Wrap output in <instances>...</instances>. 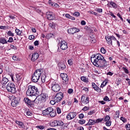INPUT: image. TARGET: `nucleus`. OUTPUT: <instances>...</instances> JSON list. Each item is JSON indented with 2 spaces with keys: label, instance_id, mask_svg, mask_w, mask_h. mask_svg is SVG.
<instances>
[{
  "label": "nucleus",
  "instance_id": "obj_5",
  "mask_svg": "<svg viewBox=\"0 0 130 130\" xmlns=\"http://www.w3.org/2000/svg\"><path fill=\"white\" fill-rule=\"evenodd\" d=\"M51 89L53 92H59L60 90V86L58 82L54 81H52L50 83Z\"/></svg>",
  "mask_w": 130,
  "mask_h": 130
},
{
  "label": "nucleus",
  "instance_id": "obj_45",
  "mask_svg": "<svg viewBox=\"0 0 130 130\" xmlns=\"http://www.w3.org/2000/svg\"><path fill=\"white\" fill-rule=\"evenodd\" d=\"M110 120V117L109 115H107L105 117V121H109Z\"/></svg>",
  "mask_w": 130,
  "mask_h": 130
},
{
  "label": "nucleus",
  "instance_id": "obj_12",
  "mask_svg": "<svg viewBox=\"0 0 130 130\" xmlns=\"http://www.w3.org/2000/svg\"><path fill=\"white\" fill-rule=\"evenodd\" d=\"M23 100H24L25 103H26V104L27 105L28 107H32V108L34 107V106H35V105H34V103H35L34 101H31L28 98H24Z\"/></svg>",
  "mask_w": 130,
  "mask_h": 130
},
{
  "label": "nucleus",
  "instance_id": "obj_62",
  "mask_svg": "<svg viewBox=\"0 0 130 130\" xmlns=\"http://www.w3.org/2000/svg\"><path fill=\"white\" fill-rule=\"evenodd\" d=\"M34 45H35V46H38V45H39V42H38V41H36L34 42Z\"/></svg>",
  "mask_w": 130,
  "mask_h": 130
},
{
  "label": "nucleus",
  "instance_id": "obj_50",
  "mask_svg": "<svg viewBox=\"0 0 130 130\" xmlns=\"http://www.w3.org/2000/svg\"><path fill=\"white\" fill-rule=\"evenodd\" d=\"M34 38H35V36H34V35H30L28 37V39H29V40H33Z\"/></svg>",
  "mask_w": 130,
  "mask_h": 130
},
{
  "label": "nucleus",
  "instance_id": "obj_34",
  "mask_svg": "<svg viewBox=\"0 0 130 130\" xmlns=\"http://www.w3.org/2000/svg\"><path fill=\"white\" fill-rule=\"evenodd\" d=\"M10 77L11 78L12 82H14V83H17V79L16 78V77H14L13 75H10Z\"/></svg>",
  "mask_w": 130,
  "mask_h": 130
},
{
  "label": "nucleus",
  "instance_id": "obj_32",
  "mask_svg": "<svg viewBox=\"0 0 130 130\" xmlns=\"http://www.w3.org/2000/svg\"><path fill=\"white\" fill-rule=\"evenodd\" d=\"M109 5H111V6H112V7L114 8H116V4L115 3H114L112 1H110L108 2Z\"/></svg>",
  "mask_w": 130,
  "mask_h": 130
},
{
  "label": "nucleus",
  "instance_id": "obj_57",
  "mask_svg": "<svg viewBox=\"0 0 130 130\" xmlns=\"http://www.w3.org/2000/svg\"><path fill=\"white\" fill-rule=\"evenodd\" d=\"M79 118H80V119H82V118H84V114L81 113L79 115Z\"/></svg>",
  "mask_w": 130,
  "mask_h": 130
},
{
  "label": "nucleus",
  "instance_id": "obj_23",
  "mask_svg": "<svg viewBox=\"0 0 130 130\" xmlns=\"http://www.w3.org/2000/svg\"><path fill=\"white\" fill-rule=\"evenodd\" d=\"M96 123V122L94 120L89 119L88 123L85 125V126L86 125H93V124H95Z\"/></svg>",
  "mask_w": 130,
  "mask_h": 130
},
{
  "label": "nucleus",
  "instance_id": "obj_56",
  "mask_svg": "<svg viewBox=\"0 0 130 130\" xmlns=\"http://www.w3.org/2000/svg\"><path fill=\"white\" fill-rule=\"evenodd\" d=\"M109 15H110L113 18H116V16L112 12H109Z\"/></svg>",
  "mask_w": 130,
  "mask_h": 130
},
{
  "label": "nucleus",
  "instance_id": "obj_26",
  "mask_svg": "<svg viewBox=\"0 0 130 130\" xmlns=\"http://www.w3.org/2000/svg\"><path fill=\"white\" fill-rule=\"evenodd\" d=\"M65 16L67 19H70V20H72L73 21H75V20H76V18L74 17L71 16L69 14H66Z\"/></svg>",
  "mask_w": 130,
  "mask_h": 130
},
{
  "label": "nucleus",
  "instance_id": "obj_41",
  "mask_svg": "<svg viewBox=\"0 0 130 130\" xmlns=\"http://www.w3.org/2000/svg\"><path fill=\"white\" fill-rule=\"evenodd\" d=\"M13 60H15L16 61L19 60V57L18 56H13Z\"/></svg>",
  "mask_w": 130,
  "mask_h": 130
},
{
  "label": "nucleus",
  "instance_id": "obj_25",
  "mask_svg": "<svg viewBox=\"0 0 130 130\" xmlns=\"http://www.w3.org/2000/svg\"><path fill=\"white\" fill-rule=\"evenodd\" d=\"M8 82H9V79L6 77H4L1 81V84L4 86L6 85V84H7V83H8Z\"/></svg>",
  "mask_w": 130,
  "mask_h": 130
},
{
  "label": "nucleus",
  "instance_id": "obj_18",
  "mask_svg": "<svg viewBox=\"0 0 130 130\" xmlns=\"http://www.w3.org/2000/svg\"><path fill=\"white\" fill-rule=\"evenodd\" d=\"M51 111V107H48L42 111V114L44 116H46V115H49V113Z\"/></svg>",
  "mask_w": 130,
  "mask_h": 130
},
{
  "label": "nucleus",
  "instance_id": "obj_46",
  "mask_svg": "<svg viewBox=\"0 0 130 130\" xmlns=\"http://www.w3.org/2000/svg\"><path fill=\"white\" fill-rule=\"evenodd\" d=\"M104 101H106V102H109V101H110V100H109V98H108V96H105L104 98Z\"/></svg>",
  "mask_w": 130,
  "mask_h": 130
},
{
  "label": "nucleus",
  "instance_id": "obj_51",
  "mask_svg": "<svg viewBox=\"0 0 130 130\" xmlns=\"http://www.w3.org/2000/svg\"><path fill=\"white\" fill-rule=\"evenodd\" d=\"M73 92H74V90L72 88H70L68 90V93L69 94H72V93H73Z\"/></svg>",
  "mask_w": 130,
  "mask_h": 130
},
{
  "label": "nucleus",
  "instance_id": "obj_13",
  "mask_svg": "<svg viewBox=\"0 0 130 130\" xmlns=\"http://www.w3.org/2000/svg\"><path fill=\"white\" fill-rule=\"evenodd\" d=\"M89 97L86 96V95L84 94L81 96V105L82 106L84 105H86V104H88L89 103Z\"/></svg>",
  "mask_w": 130,
  "mask_h": 130
},
{
  "label": "nucleus",
  "instance_id": "obj_10",
  "mask_svg": "<svg viewBox=\"0 0 130 130\" xmlns=\"http://www.w3.org/2000/svg\"><path fill=\"white\" fill-rule=\"evenodd\" d=\"M60 76L63 80V85H68V84H69V77H68V75L64 73H61Z\"/></svg>",
  "mask_w": 130,
  "mask_h": 130
},
{
  "label": "nucleus",
  "instance_id": "obj_55",
  "mask_svg": "<svg viewBox=\"0 0 130 130\" xmlns=\"http://www.w3.org/2000/svg\"><path fill=\"white\" fill-rule=\"evenodd\" d=\"M0 29H1L2 30H6L7 29V26L1 25V26H0Z\"/></svg>",
  "mask_w": 130,
  "mask_h": 130
},
{
  "label": "nucleus",
  "instance_id": "obj_31",
  "mask_svg": "<svg viewBox=\"0 0 130 130\" xmlns=\"http://www.w3.org/2000/svg\"><path fill=\"white\" fill-rule=\"evenodd\" d=\"M25 114L28 117H30V116H32V113L29 110L26 111Z\"/></svg>",
  "mask_w": 130,
  "mask_h": 130
},
{
  "label": "nucleus",
  "instance_id": "obj_54",
  "mask_svg": "<svg viewBox=\"0 0 130 130\" xmlns=\"http://www.w3.org/2000/svg\"><path fill=\"white\" fill-rule=\"evenodd\" d=\"M82 110L83 111H87V110H89V107L87 106H85L83 109Z\"/></svg>",
  "mask_w": 130,
  "mask_h": 130
},
{
  "label": "nucleus",
  "instance_id": "obj_43",
  "mask_svg": "<svg viewBox=\"0 0 130 130\" xmlns=\"http://www.w3.org/2000/svg\"><path fill=\"white\" fill-rule=\"evenodd\" d=\"M103 121V118H99L96 120L95 123H99V122H101Z\"/></svg>",
  "mask_w": 130,
  "mask_h": 130
},
{
  "label": "nucleus",
  "instance_id": "obj_42",
  "mask_svg": "<svg viewBox=\"0 0 130 130\" xmlns=\"http://www.w3.org/2000/svg\"><path fill=\"white\" fill-rule=\"evenodd\" d=\"M106 126H111V121H107L105 123Z\"/></svg>",
  "mask_w": 130,
  "mask_h": 130
},
{
  "label": "nucleus",
  "instance_id": "obj_60",
  "mask_svg": "<svg viewBox=\"0 0 130 130\" xmlns=\"http://www.w3.org/2000/svg\"><path fill=\"white\" fill-rule=\"evenodd\" d=\"M18 125L20 126V127H24V123L22 122H20L19 124Z\"/></svg>",
  "mask_w": 130,
  "mask_h": 130
},
{
  "label": "nucleus",
  "instance_id": "obj_22",
  "mask_svg": "<svg viewBox=\"0 0 130 130\" xmlns=\"http://www.w3.org/2000/svg\"><path fill=\"white\" fill-rule=\"evenodd\" d=\"M49 114L51 117H55V116H56V112L53 110V108H52V107H51V111Z\"/></svg>",
  "mask_w": 130,
  "mask_h": 130
},
{
  "label": "nucleus",
  "instance_id": "obj_64",
  "mask_svg": "<svg viewBox=\"0 0 130 130\" xmlns=\"http://www.w3.org/2000/svg\"><path fill=\"white\" fill-rule=\"evenodd\" d=\"M77 130H84V127H78Z\"/></svg>",
  "mask_w": 130,
  "mask_h": 130
},
{
  "label": "nucleus",
  "instance_id": "obj_37",
  "mask_svg": "<svg viewBox=\"0 0 130 130\" xmlns=\"http://www.w3.org/2000/svg\"><path fill=\"white\" fill-rule=\"evenodd\" d=\"M37 128H39V129H44L45 128V126L44 125H38L36 126Z\"/></svg>",
  "mask_w": 130,
  "mask_h": 130
},
{
  "label": "nucleus",
  "instance_id": "obj_8",
  "mask_svg": "<svg viewBox=\"0 0 130 130\" xmlns=\"http://www.w3.org/2000/svg\"><path fill=\"white\" fill-rule=\"evenodd\" d=\"M63 124L64 123L61 120H55L51 123L52 126H60L61 128H63Z\"/></svg>",
  "mask_w": 130,
  "mask_h": 130
},
{
  "label": "nucleus",
  "instance_id": "obj_19",
  "mask_svg": "<svg viewBox=\"0 0 130 130\" xmlns=\"http://www.w3.org/2000/svg\"><path fill=\"white\" fill-rule=\"evenodd\" d=\"M92 87L95 91H96V92H98L99 93L101 92V88H99L97 85L95 84V83H92Z\"/></svg>",
  "mask_w": 130,
  "mask_h": 130
},
{
  "label": "nucleus",
  "instance_id": "obj_38",
  "mask_svg": "<svg viewBox=\"0 0 130 130\" xmlns=\"http://www.w3.org/2000/svg\"><path fill=\"white\" fill-rule=\"evenodd\" d=\"M122 70L124 71V73H125V74H128L129 72H128V70H127V69H126L125 67H122Z\"/></svg>",
  "mask_w": 130,
  "mask_h": 130
},
{
  "label": "nucleus",
  "instance_id": "obj_49",
  "mask_svg": "<svg viewBox=\"0 0 130 130\" xmlns=\"http://www.w3.org/2000/svg\"><path fill=\"white\" fill-rule=\"evenodd\" d=\"M56 103V102H55V100L50 101V104H51V105H54Z\"/></svg>",
  "mask_w": 130,
  "mask_h": 130
},
{
  "label": "nucleus",
  "instance_id": "obj_4",
  "mask_svg": "<svg viewBox=\"0 0 130 130\" xmlns=\"http://www.w3.org/2000/svg\"><path fill=\"white\" fill-rule=\"evenodd\" d=\"M6 89L8 92H11L13 94H15L16 93L17 90H16V85L14 83H12L9 82L6 85Z\"/></svg>",
  "mask_w": 130,
  "mask_h": 130
},
{
  "label": "nucleus",
  "instance_id": "obj_15",
  "mask_svg": "<svg viewBox=\"0 0 130 130\" xmlns=\"http://www.w3.org/2000/svg\"><path fill=\"white\" fill-rule=\"evenodd\" d=\"M76 116H77L76 112H70L67 115V119H68V120H72V119H74Z\"/></svg>",
  "mask_w": 130,
  "mask_h": 130
},
{
  "label": "nucleus",
  "instance_id": "obj_16",
  "mask_svg": "<svg viewBox=\"0 0 130 130\" xmlns=\"http://www.w3.org/2000/svg\"><path fill=\"white\" fill-rule=\"evenodd\" d=\"M76 32H80V29L76 27H71L68 29V32L69 34H75Z\"/></svg>",
  "mask_w": 130,
  "mask_h": 130
},
{
  "label": "nucleus",
  "instance_id": "obj_29",
  "mask_svg": "<svg viewBox=\"0 0 130 130\" xmlns=\"http://www.w3.org/2000/svg\"><path fill=\"white\" fill-rule=\"evenodd\" d=\"M81 80L82 82H85V83H88V78L85 76H82L81 77Z\"/></svg>",
  "mask_w": 130,
  "mask_h": 130
},
{
  "label": "nucleus",
  "instance_id": "obj_9",
  "mask_svg": "<svg viewBox=\"0 0 130 130\" xmlns=\"http://www.w3.org/2000/svg\"><path fill=\"white\" fill-rule=\"evenodd\" d=\"M63 98V93L61 92H59L56 93V95L54 98V100H55L56 103H58L60 101H61V100Z\"/></svg>",
  "mask_w": 130,
  "mask_h": 130
},
{
  "label": "nucleus",
  "instance_id": "obj_44",
  "mask_svg": "<svg viewBox=\"0 0 130 130\" xmlns=\"http://www.w3.org/2000/svg\"><path fill=\"white\" fill-rule=\"evenodd\" d=\"M7 42H9V43H12V42H14V39L13 37H10L9 40L7 41Z\"/></svg>",
  "mask_w": 130,
  "mask_h": 130
},
{
  "label": "nucleus",
  "instance_id": "obj_47",
  "mask_svg": "<svg viewBox=\"0 0 130 130\" xmlns=\"http://www.w3.org/2000/svg\"><path fill=\"white\" fill-rule=\"evenodd\" d=\"M74 16H75V17H79V16H80V12H75L74 14H73Z\"/></svg>",
  "mask_w": 130,
  "mask_h": 130
},
{
  "label": "nucleus",
  "instance_id": "obj_7",
  "mask_svg": "<svg viewBox=\"0 0 130 130\" xmlns=\"http://www.w3.org/2000/svg\"><path fill=\"white\" fill-rule=\"evenodd\" d=\"M38 103H43L46 101V99L48 98V95L46 93H42L40 94L38 97Z\"/></svg>",
  "mask_w": 130,
  "mask_h": 130
},
{
  "label": "nucleus",
  "instance_id": "obj_40",
  "mask_svg": "<svg viewBox=\"0 0 130 130\" xmlns=\"http://www.w3.org/2000/svg\"><path fill=\"white\" fill-rule=\"evenodd\" d=\"M101 52H102V53H103V54H105V53H106V50L104 48H101Z\"/></svg>",
  "mask_w": 130,
  "mask_h": 130
},
{
  "label": "nucleus",
  "instance_id": "obj_11",
  "mask_svg": "<svg viewBox=\"0 0 130 130\" xmlns=\"http://www.w3.org/2000/svg\"><path fill=\"white\" fill-rule=\"evenodd\" d=\"M106 41L109 45H112V40L116 41V38L114 36H107L105 37Z\"/></svg>",
  "mask_w": 130,
  "mask_h": 130
},
{
  "label": "nucleus",
  "instance_id": "obj_2",
  "mask_svg": "<svg viewBox=\"0 0 130 130\" xmlns=\"http://www.w3.org/2000/svg\"><path fill=\"white\" fill-rule=\"evenodd\" d=\"M39 91H38V88L37 87L33 85H29L28 86V89L26 91V95L27 96H36V95H39Z\"/></svg>",
  "mask_w": 130,
  "mask_h": 130
},
{
  "label": "nucleus",
  "instance_id": "obj_1",
  "mask_svg": "<svg viewBox=\"0 0 130 130\" xmlns=\"http://www.w3.org/2000/svg\"><path fill=\"white\" fill-rule=\"evenodd\" d=\"M90 60L93 64L98 68H103L107 67V61L104 59V57L101 54L92 55L90 58Z\"/></svg>",
  "mask_w": 130,
  "mask_h": 130
},
{
  "label": "nucleus",
  "instance_id": "obj_30",
  "mask_svg": "<svg viewBox=\"0 0 130 130\" xmlns=\"http://www.w3.org/2000/svg\"><path fill=\"white\" fill-rule=\"evenodd\" d=\"M68 62L69 66H73V64H74V59H73V58L69 59L68 60Z\"/></svg>",
  "mask_w": 130,
  "mask_h": 130
},
{
  "label": "nucleus",
  "instance_id": "obj_59",
  "mask_svg": "<svg viewBox=\"0 0 130 130\" xmlns=\"http://www.w3.org/2000/svg\"><path fill=\"white\" fill-rule=\"evenodd\" d=\"M96 11L98 12V13H102L103 10L101 8H97Z\"/></svg>",
  "mask_w": 130,
  "mask_h": 130
},
{
  "label": "nucleus",
  "instance_id": "obj_52",
  "mask_svg": "<svg viewBox=\"0 0 130 130\" xmlns=\"http://www.w3.org/2000/svg\"><path fill=\"white\" fill-rule=\"evenodd\" d=\"M120 120H122V121H123V122L124 123L126 122V119H125V118H123V117H120Z\"/></svg>",
  "mask_w": 130,
  "mask_h": 130
},
{
  "label": "nucleus",
  "instance_id": "obj_14",
  "mask_svg": "<svg viewBox=\"0 0 130 130\" xmlns=\"http://www.w3.org/2000/svg\"><path fill=\"white\" fill-rule=\"evenodd\" d=\"M12 98L13 100L11 102V106L13 107H17L19 105V101H18V99L15 96H12Z\"/></svg>",
  "mask_w": 130,
  "mask_h": 130
},
{
  "label": "nucleus",
  "instance_id": "obj_27",
  "mask_svg": "<svg viewBox=\"0 0 130 130\" xmlns=\"http://www.w3.org/2000/svg\"><path fill=\"white\" fill-rule=\"evenodd\" d=\"M0 43H2V44H7L8 43V41H7L5 38H1Z\"/></svg>",
  "mask_w": 130,
  "mask_h": 130
},
{
  "label": "nucleus",
  "instance_id": "obj_6",
  "mask_svg": "<svg viewBox=\"0 0 130 130\" xmlns=\"http://www.w3.org/2000/svg\"><path fill=\"white\" fill-rule=\"evenodd\" d=\"M57 40H58V45L62 50H66V49H68V43H67L66 41L61 39H58Z\"/></svg>",
  "mask_w": 130,
  "mask_h": 130
},
{
  "label": "nucleus",
  "instance_id": "obj_3",
  "mask_svg": "<svg viewBox=\"0 0 130 130\" xmlns=\"http://www.w3.org/2000/svg\"><path fill=\"white\" fill-rule=\"evenodd\" d=\"M42 73H43V70L41 69L36 70L32 76V82H33L34 83L38 82V81L40 80V78L41 77Z\"/></svg>",
  "mask_w": 130,
  "mask_h": 130
},
{
  "label": "nucleus",
  "instance_id": "obj_48",
  "mask_svg": "<svg viewBox=\"0 0 130 130\" xmlns=\"http://www.w3.org/2000/svg\"><path fill=\"white\" fill-rule=\"evenodd\" d=\"M56 111L58 114H60V113H61V110L58 107L56 108Z\"/></svg>",
  "mask_w": 130,
  "mask_h": 130
},
{
  "label": "nucleus",
  "instance_id": "obj_21",
  "mask_svg": "<svg viewBox=\"0 0 130 130\" xmlns=\"http://www.w3.org/2000/svg\"><path fill=\"white\" fill-rule=\"evenodd\" d=\"M15 78H16L17 83H19V82H20L22 79V78H23V75L21 73H19L16 75Z\"/></svg>",
  "mask_w": 130,
  "mask_h": 130
},
{
  "label": "nucleus",
  "instance_id": "obj_39",
  "mask_svg": "<svg viewBox=\"0 0 130 130\" xmlns=\"http://www.w3.org/2000/svg\"><path fill=\"white\" fill-rule=\"evenodd\" d=\"M78 122L80 124H84L85 122H86V120L84 119H81L78 121Z\"/></svg>",
  "mask_w": 130,
  "mask_h": 130
},
{
  "label": "nucleus",
  "instance_id": "obj_17",
  "mask_svg": "<svg viewBox=\"0 0 130 130\" xmlns=\"http://www.w3.org/2000/svg\"><path fill=\"white\" fill-rule=\"evenodd\" d=\"M58 67L59 71H63V70H66V64H64V62L60 61L58 63Z\"/></svg>",
  "mask_w": 130,
  "mask_h": 130
},
{
  "label": "nucleus",
  "instance_id": "obj_53",
  "mask_svg": "<svg viewBox=\"0 0 130 130\" xmlns=\"http://www.w3.org/2000/svg\"><path fill=\"white\" fill-rule=\"evenodd\" d=\"M104 83H105V84H104ZM107 82H105V81H104V82L102 83V84H101V88H104V87H105L106 85H107Z\"/></svg>",
  "mask_w": 130,
  "mask_h": 130
},
{
  "label": "nucleus",
  "instance_id": "obj_61",
  "mask_svg": "<svg viewBox=\"0 0 130 130\" xmlns=\"http://www.w3.org/2000/svg\"><path fill=\"white\" fill-rule=\"evenodd\" d=\"M88 115H92V114H94V111H89L88 114Z\"/></svg>",
  "mask_w": 130,
  "mask_h": 130
},
{
  "label": "nucleus",
  "instance_id": "obj_24",
  "mask_svg": "<svg viewBox=\"0 0 130 130\" xmlns=\"http://www.w3.org/2000/svg\"><path fill=\"white\" fill-rule=\"evenodd\" d=\"M47 17L48 18V19L50 20H53L54 19L53 14H52V13L50 12H48Z\"/></svg>",
  "mask_w": 130,
  "mask_h": 130
},
{
  "label": "nucleus",
  "instance_id": "obj_28",
  "mask_svg": "<svg viewBox=\"0 0 130 130\" xmlns=\"http://www.w3.org/2000/svg\"><path fill=\"white\" fill-rule=\"evenodd\" d=\"M15 33H16L17 35L18 36H22V31L20 30L19 29L16 28L15 29Z\"/></svg>",
  "mask_w": 130,
  "mask_h": 130
},
{
  "label": "nucleus",
  "instance_id": "obj_36",
  "mask_svg": "<svg viewBox=\"0 0 130 130\" xmlns=\"http://www.w3.org/2000/svg\"><path fill=\"white\" fill-rule=\"evenodd\" d=\"M49 27L53 29L55 27V24H54L53 22H51L49 23Z\"/></svg>",
  "mask_w": 130,
  "mask_h": 130
},
{
  "label": "nucleus",
  "instance_id": "obj_58",
  "mask_svg": "<svg viewBox=\"0 0 130 130\" xmlns=\"http://www.w3.org/2000/svg\"><path fill=\"white\" fill-rule=\"evenodd\" d=\"M125 127L127 130H130V124H127L125 125Z\"/></svg>",
  "mask_w": 130,
  "mask_h": 130
},
{
  "label": "nucleus",
  "instance_id": "obj_35",
  "mask_svg": "<svg viewBox=\"0 0 130 130\" xmlns=\"http://www.w3.org/2000/svg\"><path fill=\"white\" fill-rule=\"evenodd\" d=\"M7 35H8V36H11L12 37H14V36H15L14 33H13V32H12L11 30H9L7 32Z\"/></svg>",
  "mask_w": 130,
  "mask_h": 130
},
{
  "label": "nucleus",
  "instance_id": "obj_33",
  "mask_svg": "<svg viewBox=\"0 0 130 130\" xmlns=\"http://www.w3.org/2000/svg\"><path fill=\"white\" fill-rule=\"evenodd\" d=\"M46 80V76L45 75H42L41 76L42 83H45Z\"/></svg>",
  "mask_w": 130,
  "mask_h": 130
},
{
  "label": "nucleus",
  "instance_id": "obj_20",
  "mask_svg": "<svg viewBox=\"0 0 130 130\" xmlns=\"http://www.w3.org/2000/svg\"><path fill=\"white\" fill-rule=\"evenodd\" d=\"M38 57H39V54L38 53H35L32 55L31 60V61H35L38 59Z\"/></svg>",
  "mask_w": 130,
  "mask_h": 130
},
{
  "label": "nucleus",
  "instance_id": "obj_63",
  "mask_svg": "<svg viewBox=\"0 0 130 130\" xmlns=\"http://www.w3.org/2000/svg\"><path fill=\"white\" fill-rule=\"evenodd\" d=\"M31 31L34 33H36V28H35V27H32L31 28Z\"/></svg>",
  "mask_w": 130,
  "mask_h": 130
}]
</instances>
